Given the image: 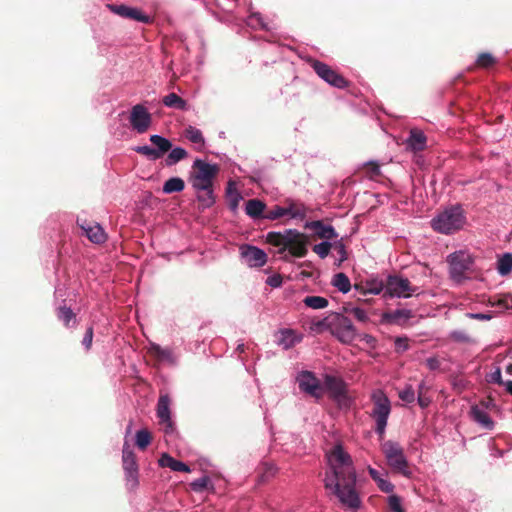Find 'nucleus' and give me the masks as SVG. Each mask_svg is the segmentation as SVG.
I'll return each mask as SVG.
<instances>
[{
	"label": "nucleus",
	"instance_id": "nucleus-1",
	"mask_svg": "<svg viewBox=\"0 0 512 512\" xmlns=\"http://www.w3.org/2000/svg\"><path fill=\"white\" fill-rule=\"evenodd\" d=\"M332 456L339 466L332 465L330 471L326 472L323 480L324 486L337 497L343 506L355 512L361 506V499L356 490V473L351 457L341 444L334 446Z\"/></svg>",
	"mask_w": 512,
	"mask_h": 512
},
{
	"label": "nucleus",
	"instance_id": "nucleus-2",
	"mask_svg": "<svg viewBox=\"0 0 512 512\" xmlns=\"http://www.w3.org/2000/svg\"><path fill=\"white\" fill-rule=\"evenodd\" d=\"M316 325L328 329L343 344H351L357 338V330L352 321L341 313H333Z\"/></svg>",
	"mask_w": 512,
	"mask_h": 512
},
{
	"label": "nucleus",
	"instance_id": "nucleus-3",
	"mask_svg": "<svg viewBox=\"0 0 512 512\" xmlns=\"http://www.w3.org/2000/svg\"><path fill=\"white\" fill-rule=\"evenodd\" d=\"M371 401L373 407L369 415L375 421V433L382 438L391 414V401L381 389L371 393Z\"/></svg>",
	"mask_w": 512,
	"mask_h": 512
},
{
	"label": "nucleus",
	"instance_id": "nucleus-4",
	"mask_svg": "<svg viewBox=\"0 0 512 512\" xmlns=\"http://www.w3.org/2000/svg\"><path fill=\"white\" fill-rule=\"evenodd\" d=\"M193 171L190 174L189 182L194 190H207L213 186V179L218 173V166L203 159L197 158L192 165Z\"/></svg>",
	"mask_w": 512,
	"mask_h": 512
},
{
	"label": "nucleus",
	"instance_id": "nucleus-5",
	"mask_svg": "<svg viewBox=\"0 0 512 512\" xmlns=\"http://www.w3.org/2000/svg\"><path fill=\"white\" fill-rule=\"evenodd\" d=\"M381 448L387 464L392 470L404 476L411 474L404 450L398 442L392 440L385 441Z\"/></svg>",
	"mask_w": 512,
	"mask_h": 512
},
{
	"label": "nucleus",
	"instance_id": "nucleus-6",
	"mask_svg": "<svg viewBox=\"0 0 512 512\" xmlns=\"http://www.w3.org/2000/svg\"><path fill=\"white\" fill-rule=\"evenodd\" d=\"M150 142L155 145L151 147L149 145L136 146L133 150L141 155H144L151 161H156L163 157L172 148V142L159 134H153L149 138Z\"/></svg>",
	"mask_w": 512,
	"mask_h": 512
},
{
	"label": "nucleus",
	"instance_id": "nucleus-7",
	"mask_svg": "<svg viewBox=\"0 0 512 512\" xmlns=\"http://www.w3.org/2000/svg\"><path fill=\"white\" fill-rule=\"evenodd\" d=\"M417 288L410 281L397 275H389L385 284V297L409 298Z\"/></svg>",
	"mask_w": 512,
	"mask_h": 512
},
{
	"label": "nucleus",
	"instance_id": "nucleus-8",
	"mask_svg": "<svg viewBox=\"0 0 512 512\" xmlns=\"http://www.w3.org/2000/svg\"><path fill=\"white\" fill-rule=\"evenodd\" d=\"M311 66L315 73L329 85L338 89L348 86V81L324 62L314 60Z\"/></svg>",
	"mask_w": 512,
	"mask_h": 512
},
{
	"label": "nucleus",
	"instance_id": "nucleus-9",
	"mask_svg": "<svg viewBox=\"0 0 512 512\" xmlns=\"http://www.w3.org/2000/svg\"><path fill=\"white\" fill-rule=\"evenodd\" d=\"M129 123L138 134H144L152 124V115L143 104H136L131 108Z\"/></svg>",
	"mask_w": 512,
	"mask_h": 512
},
{
	"label": "nucleus",
	"instance_id": "nucleus-10",
	"mask_svg": "<svg viewBox=\"0 0 512 512\" xmlns=\"http://www.w3.org/2000/svg\"><path fill=\"white\" fill-rule=\"evenodd\" d=\"M472 265L471 255L465 251L460 250L450 254V277L460 282L464 276L465 271L470 269Z\"/></svg>",
	"mask_w": 512,
	"mask_h": 512
},
{
	"label": "nucleus",
	"instance_id": "nucleus-11",
	"mask_svg": "<svg viewBox=\"0 0 512 512\" xmlns=\"http://www.w3.org/2000/svg\"><path fill=\"white\" fill-rule=\"evenodd\" d=\"M300 391L319 399L322 396V387L319 379L312 371L302 370L296 375Z\"/></svg>",
	"mask_w": 512,
	"mask_h": 512
},
{
	"label": "nucleus",
	"instance_id": "nucleus-12",
	"mask_svg": "<svg viewBox=\"0 0 512 512\" xmlns=\"http://www.w3.org/2000/svg\"><path fill=\"white\" fill-rule=\"evenodd\" d=\"M148 353L158 362L168 366L175 367L179 363V353L172 347H162L155 342H149L147 346Z\"/></svg>",
	"mask_w": 512,
	"mask_h": 512
},
{
	"label": "nucleus",
	"instance_id": "nucleus-13",
	"mask_svg": "<svg viewBox=\"0 0 512 512\" xmlns=\"http://www.w3.org/2000/svg\"><path fill=\"white\" fill-rule=\"evenodd\" d=\"M241 260L251 268L263 267L267 262V254L263 249L250 244L240 246Z\"/></svg>",
	"mask_w": 512,
	"mask_h": 512
},
{
	"label": "nucleus",
	"instance_id": "nucleus-14",
	"mask_svg": "<svg viewBox=\"0 0 512 512\" xmlns=\"http://www.w3.org/2000/svg\"><path fill=\"white\" fill-rule=\"evenodd\" d=\"M324 386L337 403L341 404L348 400L347 385L342 378L326 374L324 377Z\"/></svg>",
	"mask_w": 512,
	"mask_h": 512
},
{
	"label": "nucleus",
	"instance_id": "nucleus-15",
	"mask_svg": "<svg viewBox=\"0 0 512 512\" xmlns=\"http://www.w3.org/2000/svg\"><path fill=\"white\" fill-rule=\"evenodd\" d=\"M77 224L91 242L95 244H101L106 240V233L104 232L101 225L97 222H89L86 219L80 217L77 218Z\"/></svg>",
	"mask_w": 512,
	"mask_h": 512
},
{
	"label": "nucleus",
	"instance_id": "nucleus-16",
	"mask_svg": "<svg viewBox=\"0 0 512 512\" xmlns=\"http://www.w3.org/2000/svg\"><path fill=\"white\" fill-rule=\"evenodd\" d=\"M170 398L168 395H161L157 402L156 414L161 424L165 425L166 434L173 433L175 430L174 423L171 418Z\"/></svg>",
	"mask_w": 512,
	"mask_h": 512
},
{
	"label": "nucleus",
	"instance_id": "nucleus-17",
	"mask_svg": "<svg viewBox=\"0 0 512 512\" xmlns=\"http://www.w3.org/2000/svg\"><path fill=\"white\" fill-rule=\"evenodd\" d=\"M108 8L114 14L125 19H132L140 23H149L151 20L147 14L143 13L140 9L136 7L127 6L124 4H109Z\"/></svg>",
	"mask_w": 512,
	"mask_h": 512
},
{
	"label": "nucleus",
	"instance_id": "nucleus-18",
	"mask_svg": "<svg viewBox=\"0 0 512 512\" xmlns=\"http://www.w3.org/2000/svg\"><path fill=\"white\" fill-rule=\"evenodd\" d=\"M488 403L481 402L473 405L470 409L471 419L485 430H492L495 426L494 421L487 412Z\"/></svg>",
	"mask_w": 512,
	"mask_h": 512
},
{
	"label": "nucleus",
	"instance_id": "nucleus-19",
	"mask_svg": "<svg viewBox=\"0 0 512 512\" xmlns=\"http://www.w3.org/2000/svg\"><path fill=\"white\" fill-rule=\"evenodd\" d=\"M303 339V335L297 333L293 329H281L277 334V344L281 346L283 349L288 350L294 347L296 344L300 343Z\"/></svg>",
	"mask_w": 512,
	"mask_h": 512
},
{
	"label": "nucleus",
	"instance_id": "nucleus-20",
	"mask_svg": "<svg viewBox=\"0 0 512 512\" xmlns=\"http://www.w3.org/2000/svg\"><path fill=\"white\" fill-rule=\"evenodd\" d=\"M306 227L313 229L315 234L322 239L329 241L330 239H336L338 233L334 227L329 224L323 223L321 220L311 221L306 223Z\"/></svg>",
	"mask_w": 512,
	"mask_h": 512
},
{
	"label": "nucleus",
	"instance_id": "nucleus-21",
	"mask_svg": "<svg viewBox=\"0 0 512 512\" xmlns=\"http://www.w3.org/2000/svg\"><path fill=\"white\" fill-rule=\"evenodd\" d=\"M426 136L420 129L413 128L405 141L406 147L414 152L422 151L426 147Z\"/></svg>",
	"mask_w": 512,
	"mask_h": 512
},
{
	"label": "nucleus",
	"instance_id": "nucleus-22",
	"mask_svg": "<svg viewBox=\"0 0 512 512\" xmlns=\"http://www.w3.org/2000/svg\"><path fill=\"white\" fill-rule=\"evenodd\" d=\"M466 222L461 205L450 206V233L463 229Z\"/></svg>",
	"mask_w": 512,
	"mask_h": 512
},
{
	"label": "nucleus",
	"instance_id": "nucleus-23",
	"mask_svg": "<svg viewBox=\"0 0 512 512\" xmlns=\"http://www.w3.org/2000/svg\"><path fill=\"white\" fill-rule=\"evenodd\" d=\"M158 462L161 467H168L175 472H191L190 467L186 463L176 460L167 453H163Z\"/></svg>",
	"mask_w": 512,
	"mask_h": 512
},
{
	"label": "nucleus",
	"instance_id": "nucleus-24",
	"mask_svg": "<svg viewBox=\"0 0 512 512\" xmlns=\"http://www.w3.org/2000/svg\"><path fill=\"white\" fill-rule=\"evenodd\" d=\"M266 204L259 199H250L245 204V212L252 219H264Z\"/></svg>",
	"mask_w": 512,
	"mask_h": 512
},
{
	"label": "nucleus",
	"instance_id": "nucleus-25",
	"mask_svg": "<svg viewBox=\"0 0 512 512\" xmlns=\"http://www.w3.org/2000/svg\"><path fill=\"white\" fill-rule=\"evenodd\" d=\"M122 466L123 470L139 469L135 454L127 440L124 441L122 449Z\"/></svg>",
	"mask_w": 512,
	"mask_h": 512
},
{
	"label": "nucleus",
	"instance_id": "nucleus-26",
	"mask_svg": "<svg viewBox=\"0 0 512 512\" xmlns=\"http://www.w3.org/2000/svg\"><path fill=\"white\" fill-rule=\"evenodd\" d=\"M57 318L64 324L65 327H74L77 323L76 314L70 307L65 305L59 306L56 310Z\"/></svg>",
	"mask_w": 512,
	"mask_h": 512
},
{
	"label": "nucleus",
	"instance_id": "nucleus-27",
	"mask_svg": "<svg viewBox=\"0 0 512 512\" xmlns=\"http://www.w3.org/2000/svg\"><path fill=\"white\" fill-rule=\"evenodd\" d=\"M190 488L195 493H202L204 491H215V486L208 475H203L202 477L193 480L190 483Z\"/></svg>",
	"mask_w": 512,
	"mask_h": 512
},
{
	"label": "nucleus",
	"instance_id": "nucleus-28",
	"mask_svg": "<svg viewBox=\"0 0 512 512\" xmlns=\"http://www.w3.org/2000/svg\"><path fill=\"white\" fill-rule=\"evenodd\" d=\"M431 226L439 233L448 234V208H444L439 215L432 219Z\"/></svg>",
	"mask_w": 512,
	"mask_h": 512
},
{
	"label": "nucleus",
	"instance_id": "nucleus-29",
	"mask_svg": "<svg viewBox=\"0 0 512 512\" xmlns=\"http://www.w3.org/2000/svg\"><path fill=\"white\" fill-rule=\"evenodd\" d=\"M162 102L166 107L181 111L187 110L188 107L186 100L178 96L176 93H169L163 98Z\"/></svg>",
	"mask_w": 512,
	"mask_h": 512
},
{
	"label": "nucleus",
	"instance_id": "nucleus-30",
	"mask_svg": "<svg viewBox=\"0 0 512 512\" xmlns=\"http://www.w3.org/2000/svg\"><path fill=\"white\" fill-rule=\"evenodd\" d=\"M207 190H195L197 192V200L203 208H210L215 203L213 186L206 188Z\"/></svg>",
	"mask_w": 512,
	"mask_h": 512
},
{
	"label": "nucleus",
	"instance_id": "nucleus-31",
	"mask_svg": "<svg viewBox=\"0 0 512 512\" xmlns=\"http://www.w3.org/2000/svg\"><path fill=\"white\" fill-rule=\"evenodd\" d=\"M168 152L169 153L165 159V164L168 167L177 164L188 155L187 151L182 147L171 148Z\"/></svg>",
	"mask_w": 512,
	"mask_h": 512
},
{
	"label": "nucleus",
	"instance_id": "nucleus-32",
	"mask_svg": "<svg viewBox=\"0 0 512 512\" xmlns=\"http://www.w3.org/2000/svg\"><path fill=\"white\" fill-rule=\"evenodd\" d=\"M185 188V182L180 177H171L163 185V192L165 194H172L181 192Z\"/></svg>",
	"mask_w": 512,
	"mask_h": 512
},
{
	"label": "nucleus",
	"instance_id": "nucleus-33",
	"mask_svg": "<svg viewBox=\"0 0 512 512\" xmlns=\"http://www.w3.org/2000/svg\"><path fill=\"white\" fill-rule=\"evenodd\" d=\"M332 285L336 287L340 292L346 294L351 289V282L349 277L345 273H337L334 275Z\"/></svg>",
	"mask_w": 512,
	"mask_h": 512
},
{
	"label": "nucleus",
	"instance_id": "nucleus-34",
	"mask_svg": "<svg viewBox=\"0 0 512 512\" xmlns=\"http://www.w3.org/2000/svg\"><path fill=\"white\" fill-rule=\"evenodd\" d=\"M412 312L409 309H396L394 311L388 312L384 314V319L389 323L398 324L401 319L408 320L411 318Z\"/></svg>",
	"mask_w": 512,
	"mask_h": 512
},
{
	"label": "nucleus",
	"instance_id": "nucleus-35",
	"mask_svg": "<svg viewBox=\"0 0 512 512\" xmlns=\"http://www.w3.org/2000/svg\"><path fill=\"white\" fill-rule=\"evenodd\" d=\"M125 486L129 492H134L139 486V469L124 470Z\"/></svg>",
	"mask_w": 512,
	"mask_h": 512
},
{
	"label": "nucleus",
	"instance_id": "nucleus-36",
	"mask_svg": "<svg viewBox=\"0 0 512 512\" xmlns=\"http://www.w3.org/2000/svg\"><path fill=\"white\" fill-rule=\"evenodd\" d=\"M282 233V237L284 240V248H279V253H283L287 250V247L294 242H297L303 235L296 229H286Z\"/></svg>",
	"mask_w": 512,
	"mask_h": 512
},
{
	"label": "nucleus",
	"instance_id": "nucleus-37",
	"mask_svg": "<svg viewBox=\"0 0 512 512\" xmlns=\"http://www.w3.org/2000/svg\"><path fill=\"white\" fill-rule=\"evenodd\" d=\"M289 253L296 257H304L307 253V242L304 236L287 247Z\"/></svg>",
	"mask_w": 512,
	"mask_h": 512
},
{
	"label": "nucleus",
	"instance_id": "nucleus-38",
	"mask_svg": "<svg viewBox=\"0 0 512 512\" xmlns=\"http://www.w3.org/2000/svg\"><path fill=\"white\" fill-rule=\"evenodd\" d=\"M343 311L345 313L352 314L355 317V319L358 320L359 322L365 323L369 320L368 313L361 307L353 306L351 304H345L343 306Z\"/></svg>",
	"mask_w": 512,
	"mask_h": 512
},
{
	"label": "nucleus",
	"instance_id": "nucleus-39",
	"mask_svg": "<svg viewBox=\"0 0 512 512\" xmlns=\"http://www.w3.org/2000/svg\"><path fill=\"white\" fill-rule=\"evenodd\" d=\"M303 303L312 309H324L329 304L328 300L322 296H307L304 298Z\"/></svg>",
	"mask_w": 512,
	"mask_h": 512
},
{
	"label": "nucleus",
	"instance_id": "nucleus-40",
	"mask_svg": "<svg viewBox=\"0 0 512 512\" xmlns=\"http://www.w3.org/2000/svg\"><path fill=\"white\" fill-rule=\"evenodd\" d=\"M497 270L500 275L504 276L512 271V254L505 253L499 260Z\"/></svg>",
	"mask_w": 512,
	"mask_h": 512
},
{
	"label": "nucleus",
	"instance_id": "nucleus-41",
	"mask_svg": "<svg viewBox=\"0 0 512 512\" xmlns=\"http://www.w3.org/2000/svg\"><path fill=\"white\" fill-rule=\"evenodd\" d=\"M185 136L190 142L194 144L203 145L205 143V139L203 137L201 130H199L196 127L188 126L185 130Z\"/></svg>",
	"mask_w": 512,
	"mask_h": 512
},
{
	"label": "nucleus",
	"instance_id": "nucleus-42",
	"mask_svg": "<svg viewBox=\"0 0 512 512\" xmlns=\"http://www.w3.org/2000/svg\"><path fill=\"white\" fill-rule=\"evenodd\" d=\"M227 196L229 198V208L232 211H236L239 205L240 200H242L241 194L237 191V189L232 188V183H229L227 188Z\"/></svg>",
	"mask_w": 512,
	"mask_h": 512
},
{
	"label": "nucleus",
	"instance_id": "nucleus-43",
	"mask_svg": "<svg viewBox=\"0 0 512 512\" xmlns=\"http://www.w3.org/2000/svg\"><path fill=\"white\" fill-rule=\"evenodd\" d=\"M450 338L458 343L474 344L475 340L465 330H453L450 332Z\"/></svg>",
	"mask_w": 512,
	"mask_h": 512
},
{
	"label": "nucleus",
	"instance_id": "nucleus-44",
	"mask_svg": "<svg viewBox=\"0 0 512 512\" xmlns=\"http://www.w3.org/2000/svg\"><path fill=\"white\" fill-rule=\"evenodd\" d=\"M151 442V435L146 429H141L136 432L135 443L138 448L145 449Z\"/></svg>",
	"mask_w": 512,
	"mask_h": 512
},
{
	"label": "nucleus",
	"instance_id": "nucleus-45",
	"mask_svg": "<svg viewBox=\"0 0 512 512\" xmlns=\"http://www.w3.org/2000/svg\"><path fill=\"white\" fill-rule=\"evenodd\" d=\"M387 504L391 512H405L402 506V499L396 494H390L387 497Z\"/></svg>",
	"mask_w": 512,
	"mask_h": 512
},
{
	"label": "nucleus",
	"instance_id": "nucleus-46",
	"mask_svg": "<svg viewBox=\"0 0 512 512\" xmlns=\"http://www.w3.org/2000/svg\"><path fill=\"white\" fill-rule=\"evenodd\" d=\"M333 244L330 241L324 240L313 246V251L321 258L324 259L328 256Z\"/></svg>",
	"mask_w": 512,
	"mask_h": 512
},
{
	"label": "nucleus",
	"instance_id": "nucleus-47",
	"mask_svg": "<svg viewBox=\"0 0 512 512\" xmlns=\"http://www.w3.org/2000/svg\"><path fill=\"white\" fill-rule=\"evenodd\" d=\"M247 25L253 29L261 28L267 30V24L263 21L261 14L253 13L247 18Z\"/></svg>",
	"mask_w": 512,
	"mask_h": 512
},
{
	"label": "nucleus",
	"instance_id": "nucleus-48",
	"mask_svg": "<svg viewBox=\"0 0 512 512\" xmlns=\"http://www.w3.org/2000/svg\"><path fill=\"white\" fill-rule=\"evenodd\" d=\"M287 215V211L282 206H274L265 213L264 219L276 220Z\"/></svg>",
	"mask_w": 512,
	"mask_h": 512
},
{
	"label": "nucleus",
	"instance_id": "nucleus-49",
	"mask_svg": "<svg viewBox=\"0 0 512 512\" xmlns=\"http://www.w3.org/2000/svg\"><path fill=\"white\" fill-rule=\"evenodd\" d=\"M266 240L268 243H270L274 246L284 248V240H283L281 232H276V231L268 232L266 235Z\"/></svg>",
	"mask_w": 512,
	"mask_h": 512
},
{
	"label": "nucleus",
	"instance_id": "nucleus-50",
	"mask_svg": "<svg viewBox=\"0 0 512 512\" xmlns=\"http://www.w3.org/2000/svg\"><path fill=\"white\" fill-rule=\"evenodd\" d=\"M399 398L406 403H413L415 400V392L412 386L408 385L399 392Z\"/></svg>",
	"mask_w": 512,
	"mask_h": 512
},
{
	"label": "nucleus",
	"instance_id": "nucleus-51",
	"mask_svg": "<svg viewBox=\"0 0 512 512\" xmlns=\"http://www.w3.org/2000/svg\"><path fill=\"white\" fill-rule=\"evenodd\" d=\"M476 62L479 66L487 68L495 63V58L490 53H481Z\"/></svg>",
	"mask_w": 512,
	"mask_h": 512
},
{
	"label": "nucleus",
	"instance_id": "nucleus-52",
	"mask_svg": "<svg viewBox=\"0 0 512 512\" xmlns=\"http://www.w3.org/2000/svg\"><path fill=\"white\" fill-rule=\"evenodd\" d=\"M486 381L488 383H495L498 385H503L505 381L502 379L501 369L500 367H496L494 371L486 375Z\"/></svg>",
	"mask_w": 512,
	"mask_h": 512
},
{
	"label": "nucleus",
	"instance_id": "nucleus-53",
	"mask_svg": "<svg viewBox=\"0 0 512 512\" xmlns=\"http://www.w3.org/2000/svg\"><path fill=\"white\" fill-rule=\"evenodd\" d=\"M357 337L360 339V341L364 342L369 348L375 349L377 347V339L371 334H357Z\"/></svg>",
	"mask_w": 512,
	"mask_h": 512
},
{
	"label": "nucleus",
	"instance_id": "nucleus-54",
	"mask_svg": "<svg viewBox=\"0 0 512 512\" xmlns=\"http://www.w3.org/2000/svg\"><path fill=\"white\" fill-rule=\"evenodd\" d=\"M377 486L384 493L392 494L394 490L393 483L386 477H382V479L377 483Z\"/></svg>",
	"mask_w": 512,
	"mask_h": 512
},
{
	"label": "nucleus",
	"instance_id": "nucleus-55",
	"mask_svg": "<svg viewBox=\"0 0 512 512\" xmlns=\"http://www.w3.org/2000/svg\"><path fill=\"white\" fill-rule=\"evenodd\" d=\"M395 350L398 353H403L408 350V339L406 337H396L394 341Z\"/></svg>",
	"mask_w": 512,
	"mask_h": 512
},
{
	"label": "nucleus",
	"instance_id": "nucleus-56",
	"mask_svg": "<svg viewBox=\"0 0 512 512\" xmlns=\"http://www.w3.org/2000/svg\"><path fill=\"white\" fill-rule=\"evenodd\" d=\"M284 209L287 211L286 216H289L292 219H302L305 216L304 210L294 209L293 205L284 207Z\"/></svg>",
	"mask_w": 512,
	"mask_h": 512
},
{
	"label": "nucleus",
	"instance_id": "nucleus-57",
	"mask_svg": "<svg viewBox=\"0 0 512 512\" xmlns=\"http://www.w3.org/2000/svg\"><path fill=\"white\" fill-rule=\"evenodd\" d=\"M283 280L281 275L273 274L266 279V284L272 288H278L282 285Z\"/></svg>",
	"mask_w": 512,
	"mask_h": 512
},
{
	"label": "nucleus",
	"instance_id": "nucleus-58",
	"mask_svg": "<svg viewBox=\"0 0 512 512\" xmlns=\"http://www.w3.org/2000/svg\"><path fill=\"white\" fill-rule=\"evenodd\" d=\"M92 340H93V328L88 327L86 330V333L83 337V340H82V345L84 346V348L86 350H89L91 348Z\"/></svg>",
	"mask_w": 512,
	"mask_h": 512
},
{
	"label": "nucleus",
	"instance_id": "nucleus-59",
	"mask_svg": "<svg viewBox=\"0 0 512 512\" xmlns=\"http://www.w3.org/2000/svg\"><path fill=\"white\" fill-rule=\"evenodd\" d=\"M383 291L385 292V285L382 282L372 283L367 289V293L373 295H378Z\"/></svg>",
	"mask_w": 512,
	"mask_h": 512
},
{
	"label": "nucleus",
	"instance_id": "nucleus-60",
	"mask_svg": "<svg viewBox=\"0 0 512 512\" xmlns=\"http://www.w3.org/2000/svg\"><path fill=\"white\" fill-rule=\"evenodd\" d=\"M333 247L338 251V253L340 255V261L346 260V258H347V256H346V248H345V245L342 242V240H337L333 244Z\"/></svg>",
	"mask_w": 512,
	"mask_h": 512
},
{
	"label": "nucleus",
	"instance_id": "nucleus-61",
	"mask_svg": "<svg viewBox=\"0 0 512 512\" xmlns=\"http://www.w3.org/2000/svg\"><path fill=\"white\" fill-rule=\"evenodd\" d=\"M466 316L470 319H476L481 321H488L492 319V315L487 313H466Z\"/></svg>",
	"mask_w": 512,
	"mask_h": 512
},
{
	"label": "nucleus",
	"instance_id": "nucleus-62",
	"mask_svg": "<svg viewBox=\"0 0 512 512\" xmlns=\"http://www.w3.org/2000/svg\"><path fill=\"white\" fill-rule=\"evenodd\" d=\"M497 305L504 308L510 309L512 308V295H506L502 299L497 302Z\"/></svg>",
	"mask_w": 512,
	"mask_h": 512
},
{
	"label": "nucleus",
	"instance_id": "nucleus-63",
	"mask_svg": "<svg viewBox=\"0 0 512 512\" xmlns=\"http://www.w3.org/2000/svg\"><path fill=\"white\" fill-rule=\"evenodd\" d=\"M425 363L428 369L431 371L437 370L440 367V362L436 357H429L426 359Z\"/></svg>",
	"mask_w": 512,
	"mask_h": 512
},
{
	"label": "nucleus",
	"instance_id": "nucleus-64",
	"mask_svg": "<svg viewBox=\"0 0 512 512\" xmlns=\"http://www.w3.org/2000/svg\"><path fill=\"white\" fill-rule=\"evenodd\" d=\"M368 473L370 477L376 482V484L382 479V477H384V475L380 471L373 467L368 468Z\"/></svg>",
	"mask_w": 512,
	"mask_h": 512
}]
</instances>
